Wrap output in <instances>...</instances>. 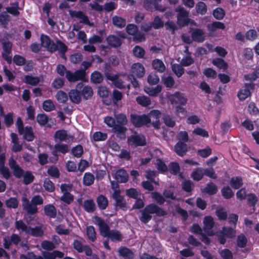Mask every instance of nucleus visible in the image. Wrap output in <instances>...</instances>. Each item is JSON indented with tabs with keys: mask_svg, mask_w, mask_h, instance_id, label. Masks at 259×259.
<instances>
[{
	"mask_svg": "<svg viewBox=\"0 0 259 259\" xmlns=\"http://www.w3.org/2000/svg\"><path fill=\"white\" fill-rule=\"evenodd\" d=\"M212 64L218 68L223 69H226L228 67V64L225 61L220 58H216L212 60Z\"/></svg>",
	"mask_w": 259,
	"mask_h": 259,
	"instance_id": "nucleus-49",
	"label": "nucleus"
},
{
	"mask_svg": "<svg viewBox=\"0 0 259 259\" xmlns=\"http://www.w3.org/2000/svg\"><path fill=\"white\" fill-rule=\"evenodd\" d=\"M60 200L67 204H70L74 199V196L70 192H65L60 197Z\"/></svg>",
	"mask_w": 259,
	"mask_h": 259,
	"instance_id": "nucleus-58",
	"label": "nucleus"
},
{
	"mask_svg": "<svg viewBox=\"0 0 259 259\" xmlns=\"http://www.w3.org/2000/svg\"><path fill=\"white\" fill-rule=\"evenodd\" d=\"M80 92L81 97L85 100L90 99L93 95V91L92 88L88 85L83 87Z\"/></svg>",
	"mask_w": 259,
	"mask_h": 259,
	"instance_id": "nucleus-27",
	"label": "nucleus"
},
{
	"mask_svg": "<svg viewBox=\"0 0 259 259\" xmlns=\"http://www.w3.org/2000/svg\"><path fill=\"white\" fill-rule=\"evenodd\" d=\"M204 176V168L197 167L195 168L191 174V177L193 180L198 182L202 180Z\"/></svg>",
	"mask_w": 259,
	"mask_h": 259,
	"instance_id": "nucleus-25",
	"label": "nucleus"
},
{
	"mask_svg": "<svg viewBox=\"0 0 259 259\" xmlns=\"http://www.w3.org/2000/svg\"><path fill=\"white\" fill-rule=\"evenodd\" d=\"M44 213L46 215L50 218H55L57 216V209L52 204H48L45 205L44 207Z\"/></svg>",
	"mask_w": 259,
	"mask_h": 259,
	"instance_id": "nucleus-21",
	"label": "nucleus"
},
{
	"mask_svg": "<svg viewBox=\"0 0 259 259\" xmlns=\"http://www.w3.org/2000/svg\"><path fill=\"white\" fill-rule=\"evenodd\" d=\"M175 151L178 155L183 157L188 151V145L184 142L179 141L175 146Z\"/></svg>",
	"mask_w": 259,
	"mask_h": 259,
	"instance_id": "nucleus-15",
	"label": "nucleus"
},
{
	"mask_svg": "<svg viewBox=\"0 0 259 259\" xmlns=\"http://www.w3.org/2000/svg\"><path fill=\"white\" fill-rule=\"evenodd\" d=\"M83 208L88 213H92L96 210V204L93 199L85 200L83 201Z\"/></svg>",
	"mask_w": 259,
	"mask_h": 259,
	"instance_id": "nucleus-23",
	"label": "nucleus"
},
{
	"mask_svg": "<svg viewBox=\"0 0 259 259\" xmlns=\"http://www.w3.org/2000/svg\"><path fill=\"white\" fill-rule=\"evenodd\" d=\"M87 236L89 240L93 242H95L97 239L96 232L94 226H89L86 228Z\"/></svg>",
	"mask_w": 259,
	"mask_h": 259,
	"instance_id": "nucleus-35",
	"label": "nucleus"
},
{
	"mask_svg": "<svg viewBox=\"0 0 259 259\" xmlns=\"http://www.w3.org/2000/svg\"><path fill=\"white\" fill-rule=\"evenodd\" d=\"M34 179V177L31 171H26L23 176V183L28 185L31 183Z\"/></svg>",
	"mask_w": 259,
	"mask_h": 259,
	"instance_id": "nucleus-59",
	"label": "nucleus"
},
{
	"mask_svg": "<svg viewBox=\"0 0 259 259\" xmlns=\"http://www.w3.org/2000/svg\"><path fill=\"white\" fill-rule=\"evenodd\" d=\"M137 103L143 107H147L151 104L150 99L145 96H138L136 98Z\"/></svg>",
	"mask_w": 259,
	"mask_h": 259,
	"instance_id": "nucleus-45",
	"label": "nucleus"
},
{
	"mask_svg": "<svg viewBox=\"0 0 259 259\" xmlns=\"http://www.w3.org/2000/svg\"><path fill=\"white\" fill-rule=\"evenodd\" d=\"M221 233L224 234L227 238L232 239L236 236V230L235 228L231 227L224 226L222 228Z\"/></svg>",
	"mask_w": 259,
	"mask_h": 259,
	"instance_id": "nucleus-30",
	"label": "nucleus"
},
{
	"mask_svg": "<svg viewBox=\"0 0 259 259\" xmlns=\"http://www.w3.org/2000/svg\"><path fill=\"white\" fill-rule=\"evenodd\" d=\"M156 168L161 174H164L168 171L167 165L164 161L160 158H157L156 160Z\"/></svg>",
	"mask_w": 259,
	"mask_h": 259,
	"instance_id": "nucleus-38",
	"label": "nucleus"
},
{
	"mask_svg": "<svg viewBox=\"0 0 259 259\" xmlns=\"http://www.w3.org/2000/svg\"><path fill=\"white\" fill-rule=\"evenodd\" d=\"M6 205L9 208L16 209L18 207V201L15 197H10L5 201Z\"/></svg>",
	"mask_w": 259,
	"mask_h": 259,
	"instance_id": "nucleus-48",
	"label": "nucleus"
},
{
	"mask_svg": "<svg viewBox=\"0 0 259 259\" xmlns=\"http://www.w3.org/2000/svg\"><path fill=\"white\" fill-rule=\"evenodd\" d=\"M202 191L209 195H213L217 193L218 187L212 182H209L206 184Z\"/></svg>",
	"mask_w": 259,
	"mask_h": 259,
	"instance_id": "nucleus-26",
	"label": "nucleus"
},
{
	"mask_svg": "<svg viewBox=\"0 0 259 259\" xmlns=\"http://www.w3.org/2000/svg\"><path fill=\"white\" fill-rule=\"evenodd\" d=\"M195 9L198 14L202 15H205L207 12V6L203 2H198L195 7Z\"/></svg>",
	"mask_w": 259,
	"mask_h": 259,
	"instance_id": "nucleus-42",
	"label": "nucleus"
},
{
	"mask_svg": "<svg viewBox=\"0 0 259 259\" xmlns=\"http://www.w3.org/2000/svg\"><path fill=\"white\" fill-rule=\"evenodd\" d=\"M123 126L116 124L113 127V130L116 134L117 137L120 139H125L126 137L125 133L127 129Z\"/></svg>",
	"mask_w": 259,
	"mask_h": 259,
	"instance_id": "nucleus-24",
	"label": "nucleus"
},
{
	"mask_svg": "<svg viewBox=\"0 0 259 259\" xmlns=\"http://www.w3.org/2000/svg\"><path fill=\"white\" fill-rule=\"evenodd\" d=\"M141 216L139 217L140 221L147 224L152 218V214H155L158 217H163L167 214V212L155 203L147 205L141 210Z\"/></svg>",
	"mask_w": 259,
	"mask_h": 259,
	"instance_id": "nucleus-2",
	"label": "nucleus"
},
{
	"mask_svg": "<svg viewBox=\"0 0 259 259\" xmlns=\"http://www.w3.org/2000/svg\"><path fill=\"white\" fill-rule=\"evenodd\" d=\"M135 56L137 58H142L145 54V50L139 46H136L133 50Z\"/></svg>",
	"mask_w": 259,
	"mask_h": 259,
	"instance_id": "nucleus-61",
	"label": "nucleus"
},
{
	"mask_svg": "<svg viewBox=\"0 0 259 259\" xmlns=\"http://www.w3.org/2000/svg\"><path fill=\"white\" fill-rule=\"evenodd\" d=\"M152 198L157 204L160 205L163 204L165 201V199L163 196L158 192H152Z\"/></svg>",
	"mask_w": 259,
	"mask_h": 259,
	"instance_id": "nucleus-44",
	"label": "nucleus"
},
{
	"mask_svg": "<svg viewBox=\"0 0 259 259\" xmlns=\"http://www.w3.org/2000/svg\"><path fill=\"white\" fill-rule=\"evenodd\" d=\"M36 121L41 126H45L49 121L48 116L44 114H38L36 117Z\"/></svg>",
	"mask_w": 259,
	"mask_h": 259,
	"instance_id": "nucleus-56",
	"label": "nucleus"
},
{
	"mask_svg": "<svg viewBox=\"0 0 259 259\" xmlns=\"http://www.w3.org/2000/svg\"><path fill=\"white\" fill-rule=\"evenodd\" d=\"M3 52L2 53L3 57L8 62H11L12 57L10 56L12 51V44L9 41H5L3 42Z\"/></svg>",
	"mask_w": 259,
	"mask_h": 259,
	"instance_id": "nucleus-14",
	"label": "nucleus"
},
{
	"mask_svg": "<svg viewBox=\"0 0 259 259\" xmlns=\"http://www.w3.org/2000/svg\"><path fill=\"white\" fill-rule=\"evenodd\" d=\"M257 32L255 30L250 29L245 33V38L253 41L257 38Z\"/></svg>",
	"mask_w": 259,
	"mask_h": 259,
	"instance_id": "nucleus-63",
	"label": "nucleus"
},
{
	"mask_svg": "<svg viewBox=\"0 0 259 259\" xmlns=\"http://www.w3.org/2000/svg\"><path fill=\"white\" fill-rule=\"evenodd\" d=\"M41 44L42 46L51 52L55 51L54 42L51 41L50 38L46 35H41L40 36Z\"/></svg>",
	"mask_w": 259,
	"mask_h": 259,
	"instance_id": "nucleus-13",
	"label": "nucleus"
},
{
	"mask_svg": "<svg viewBox=\"0 0 259 259\" xmlns=\"http://www.w3.org/2000/svg\"><path fill=\"white\" fill-rule=\"evenodd\" d=\"M57 101L61 103H65L67 102L68 99L67 94L64 91H58L56 95Z\"/></svg>",
	"mask_w": 259,
	"mask_h": 259,
	"instance_id": "nucleus-50",
	"label": "nucleus"
},
{
	"mask_svg": "<svg viewBox=\"0 0 259 259\" xmlns=\"http://www.w3.org/2000/svg\"><path fill=\"white\" fill-rule=\"evenodd\" d=\"M107 41L109 45L113 47H118L121 44V39L115 35H110L107 38Z\"/></svg>",
	"mask_w": 259,
	"mask_h": 259,
	"instance_id": "nucleus-33",
	"label": "nucleus"
},
{
	"mask_svg": "<svg viewBox=\"0 0 259 259\" xmlns=\"http://www.w3.org/2000/svg\"><path fill=\"white\" fill-rule=\"evenodd\" d=\"M4 123L7 127H10L14 123L13 113L9 112L4 115Z\"/></svg>",
	"mask_w": 259,
	"mask_h": 259,
	"instance_id": "nucleus-60",
	"label": "nucleus"
},
{
	"mask_svg": "<svg viewBox=\"0 0 259 259\" xmlns=\"http://www.w3.org/2000/svg\"><path fill=\"white\" fill-rule=\"evenodd\" d=\"M153 68L159 72H163L165 69V66L163 62L159 59H155L152 62Z\"/></svg>",
	"mask_w": 259,
	"mask_h": 259,
	"instance_id": "nucleus-37",
	"label": "nucleus"
},
{
	"mask_svg": "<svg viewBox=\"0 0 259 259\" xmlns=\"http://www.w3.org/2000/svg\"><path fill=\"white\" fill-rule=\"evenodd\" d=\"M207 27L209 31H214L217 29H224L225 27L224 24L222 22H214L211 24L208 25Z\"/></svg>",
	"mask_w": 259,
	"mask_h": 259,
	"instance_id": "nucleus-55",
	"label": "nucleus"
},
{
	"mask_svg": "<svg viewBox=\"0 0 259 259\" xmlns=\"http://www.w3.org/2000/svg\"><path fill=\"white\" fill-rule=\"evenodd\" d=\"M176 11L179 13L177 16V23L179 25L183 26L189 23L195 25V22L193 20L188 18L189 13L184 8L179 6L176 9Z\"/></svg>",
	"mask_w": 259,
	"mask_h": 259,
	"instance_id": "nucleus-3",
	"label": "nucleus"
},
{
	"mask_svg": "<svg viewBox=\"0 0 259 259\" xmlns=\"http://www.w3.org/2000/svg\"><path fill=\"white\" fill-rule=\"evenodd\" d=\"M68 97L70 101L76 104H78L81 101L80 92L77 89L71 90L68 93Z\"/></svg>",
	"mask_w": 259,
	"mask_h": 259,
	"instance_id": "nucleus-18",
	"label": "nucleus"
},
{
	"mask_svg": "<svg viewBox=\"0 0 259 259\" xmlns=\"http://www.w3.org/2000/svg\"><path fill=\"white\" fill-rule=\"evenodd\" d=\"M221 191L222 196L226 199H230L234 195V193L228 186L223 187Z\"/></svg>",
	"mask_w": 259,
	"mask_h": 259,
	"instance_id": "nucleus-36",
	"label": "nucleus"
},
{
	"mask_svg": "<svg viewBox=\"0 0 259 259\" xmlns=\"http://www.w3.org/2000/svg\"><path fill=\"white\" fill-rule=\"evenodd\" d=\"M116 120L117 122V124L125 125L127 124V120L125 114L120 113L116 115Z\"/></svg>",
	"mask_w": 259,
	"mask_h": 259,
	"instance_id": "nucleus-64",
	"label": "nucleus"
},
{
	"mask_svg": "<svg viewBox=\"0 0 259 259\" xmlns=\"http://www.w3.org/2000/svg\"><path fill=\"white\" fill-rule=\"evenodd\" d=\"M95 177L93 174L88 172L84 174L83 177V184L84 185L89 186L94 184Z\"/></svg>",
	"mask_w": 259,
	"mask_h": 259,
	"instance_id": "nucleus-34",
	"label": "nucleus"
},
{
	"mask_svg": "<svg viewBox=\"0 0 259 259\" xmlns=\"http://www.w3.org/2000/svg\"><path fill=\"white\" fill-rule=\"evenodd\" d=\"M229 184L234 189H239L243 185L242 178L240 176L233 177L231 178Z\"/></svg>",
	"mask_w": 259,
	"mask_h": 259,
	"instance_id": "nucleus-22",
	"label": "nucleus"
},
{
	"mask_svg": "<svg viewBox=\"0 0 259 259\" xmlns=\"http://www.w3.org/2000/svg\"><path fill=\"white\" fill-rule=\"evenodd\" d=\"M168 167L170 172L175 175H177L180 170V165L176 162H171L169 164Z\"/></svg>",
	"mask_w": 259,
	"mask_h": 259,
	"instance_id": "nucleus-57",
	"label": "nucleus"
},
{
	"mask_svg": "<svg viewBox=\"0 0 259 259\" xmlns=\"http://www.w3.org/2000/svg\"><path fill=\"white\" fill-rule=\"evenodd\" d=\"M85 71L82 69L77 70L74 73L70 71L66 72V77L69 81L84 80L85 79Z\"/></svg>",
	"mask_w": 259,
	"mask_h": 259,
	"instance_id": "nucleus-9",
	"label": "nucleus"
},
{
	"mask_svg": "<svg viewBox=\"0 0 259 259\" xmlns=\"http://www.w3.org/2000/svg\"><path fill=\"white\" fill-rule=\"evenodd\" d=\"M94 220L95 223L98 226L100 234L103 237H107L113 242L122 241L123 235L120 231L115 229L110 230L109 226L101 217L96 216Z\"/></svg>",
	"mask_w": 259,
	"mask_h": 259,
	"instance_id": "nucleus-1",
	"label": "nucleus"
},
{
	"mask_svg": "<svg viewBox=\"0 0 259 259\" xmlns=\"http://www.w3.org/2000/svg\"><path fill=\"white\" fill-rule=\"evenodd\" d=\"M119 255L125 259H134V253L130 248L125 247L121 246L119 248L118 250Z\"/></svg>",
	"mask_w": 259,
	"mask_h": 259,
	"instance_id": "nucleus-19",
	"label": "nucleus"
},
{
	"mask_svg": "<svg viewBox=\"0 0 259 259\" xmlns=\"http://www.w3.org/2000/svg\"><path fill=\"white\" fill-rule=\"evenodd\" d=\"M72 154L76 158H79L83 154V147L80 145H77L72 148L71 150Z\"/></svg>",
	"mask_w": 259,
	"mask_h": 259,
	"instance_id": "nucleus-54",
	"label": "nucleus"
},
{
	"mask_svg": "<svg viewBox=\"0 0 259 259\" xmlns=\"http://www.w3.org/2000/svg\"><path fill=\"white\" fill-rule=\"evenodd\" d=\"M236 242L239 247L244 248L247 244V239L245 235L241 233L237 236Z\"/></svg>",
	"mask_w": 259,
	"mask_h": 259,
	"instance_id": "nucleus-47",
	"label": "nucleus"
},
{
	"mask_svg": "<svg viewBox=\"0 0 259 259\" xmlns=\"http://www.w3.org/2000/svg\"><path fill=\"white\" fill-rule=\"evenodd\" d=\"M132 72L138 77H142L145 74V68L143 65L140 63H134L131 67Z\"/></svg>",
	"mask_w": 259,
	"mask_h": 259,
	"instance_id": "nucleus-17",
	"label": "nucleus"
},
{
	"mask_svg": "<svg viewBox=\"0 0 259 259\" xmlns=\"http://www.w3.org/2000/svg\"><path fill=\"white\" fill-rule=\"evenodd\" d=\"M43 186L45 190L49 192H53L55 190L54 184L49 178L44 179Z\"/></svg>",
	"mask_w": 259,
	"mask_h": 259,
	"instance_id": "nucleus-41",
	"label": "nucleus"
},
{
	"mask_svg": "<svg viewBox=\"0 0 259 259\" xmlns=\"http://www.w3.org/2000/svg\"><path fill=\"white\" fill-rule=\"evenodd\" d=\"M69 13L72 17L76 18L79 20L80 22L84 23L90 26L92 25V23L90 22L88 17L86 16L82 12L70 11Z\"/></svg>",
	"mask_w": 259,
	"mask_h": 259,
	"instance_id": "nucleus-16",
	"label": "nucleus"
},
{
	"mask_svg": "<svg viewBox=\"0 0 259 259\" xmlns=\"http://www.w3.org/2000/svg\"><path fill=\"white\" fill-rule=\"evenodd\" d=\"M48 174L54 178H59L60 176V172L58 168L55 166H50L47 170Z\"/></svg>",
	"mask_w": 259,
	"mask_h": 259,
	"instance_id": "nucleus-46",
	"label": "nucleus"
},
{
	"mask_svg": "<svg viewBox=\"0 0 259 259\" xmlns=\"http://www.w3.org/2000/svg\"><path fill=\"white\" fill-rule=\"evenodd\" d=\"M254 89V84L253 82L245 83L243 89H240L238 93L237 97L240 101H244L251 95V91Z\"/></svg>",
	"mask_w": 259,
	"mask_h": 259,
	"instance_id": "nucleus-7",
	"label": "nucleus"
},
{
	"mask_svg": "<svg viewBox=\"0 0 259 259\" xmlns=\"http://www.w3.org/2000/svg\"><path fill=\"white\" fill-rule=\"evenodd\" d=\"M23 139L28 142H32L35 138L33 128L31 126H26L22 132Z\"/></svg>",
	"mask_w": 259,
	"mask_h": 259,
	"instance_id": "nucleus-20",
	"label": "nucleus"
},
{
	"mask_svg": "<svg viewBox=\"0 0 259 259\" xmlns=\"http://www.w3.org/2000/svg\"><path fill=\"white\" fill-rule=\"evenodd\" d=\"M128 141L130 144L135 147L144 146L146 145V139L143 135H132L128 139Z\"/></svg>",
	"mask_w": 259,
	"mask_h": 259,
	"instance_id": "nucleus-10",
	"label": "nucleus"
},
{
	"mask_svg": "<svg viewBox=\"0 0 259 259\" xmlns=\"http://www.w3.org/2000/svg\"><path fill=\"white\" fill-rule=\"evenodd\" d=\"M203 230L208 235L212 236L214 234L211 229L214 226V222L213 218L210 216H205L203 220Z\"/></svg>",
	"mask_w": 259,
	"mask_h": 259,
	"instance_id": "nucleus-11",
	"label": "nucleus"
},
{
	"mask_svg": "<svg viewBox=\"0 0 259 259\" xmlns=\"http://www.w3.org/2000/svg\"><path fill=\"white\" fill-rule=\"evenodd\" d=\"M168 99L172 105H185L188 101L184 94L180 92L169 95Z\"/></svg>",
	"mask_w": 259,
	"mask_h": 259,
	"instance_id": "nucleus-5",
	"label": "nucleus"
},
{
	"mask_svg": "<svg viewBox=\"0 0 259 259\" xmlns=\"http://www.w3.org/2000/svg\"><path fill=\"white\" fill-rule=\"evenodd\" d=\"M192 37L195 41L202 42L204 40V32L201 29H193L192 30Z\"/></svg>",
	"mask_w": 259,
	"mask_h": 259,
	"instance_id": "nucleus-29",
	"label": "nucleus"
},
{
	"mask_svg": "<svg viewBox=\"0 0 259 259\" xmlns=\"http://www.w3.org/2000/svg\"><path fill=\"white\" fill-rule=\"evenodd\" d=\"M194 187V183L190 180H185L182 183V189L188 193L191 192Z\"/></svg>",
	"mask_w": 259,
	"mask_h": 259,
	"instance_id": "nucleus-39",
	"label": "nucleus"
},
{
	"mask_svg": "<svg viewBox=\"0 0 259 259\" xmlns=\"http://www.w3.org/2000/svg\"><path fill=\"white\" fill-rule=\"evenodd\" d=\"M220 254L223 259H233V255L230 250L227 248L222 249L220 252Z\"/></svg>",
	"mask_w": 259,
	"mask_h": 259,
	"instance_id": "nucleus-62",
	"label": "nucleus"
},
{
	"mask_svg": "<svg viewBox=\"0 0 259 259\" xmlns=\"http://www.w3.org/2000/svg\"><path fill=\"white\" fill-rule=\"evenodd\" d=\"M29 233L27 234L31 235L34 237H40L43 234V231L40 227L36 226L34 228L29 227Z\"/></svg>",
	"mask_w": 259,
	"mask_h": 259,
	"instance_id": "nucleus-40",
	"label": "nucleus"
},
{
	"mask_svg": "<svg viewBox=\"0 0 259 259\" xmlns=\"http://www.w3.org/2000/svg\"><path fill=\"white\" fill-rule=\"evenodd\" d=\"M112 22L113 24L119 28L123 27L125 26V20L118 16H114L112 18Z\"/></svg>",
	"mask_w": 259,
	"mask_h": 259,
	"instance_id": "nucleus-52",
	"label": "nucleus"
},
{
	"mask_svg": "<svg viewBox=\"0 0 259 259\" xmlns=\"http://www.w3.org/2000/svg\"><path fill=\"white\" fill-rule=\"evenodd\" d=\"M67 137V132L64 130L57 131L54 135L55 139H59L60 141H64Z\"/></svg>",
	"mask_w": 259,
	"mask_h": 259,
	"instance_id": "nucleus-51",
	"label": "nucleus"
},
{
	"mask_svg": "<svg viewBox=\"0 0 259 259\" xmlns=\"http://www.w3.org/2000/svg\"><path fill=\"white\" fill-rule=\"evenodd\" d=\"M22 208L28 215H34L38 212V208L25 196L22 197Z\"/></svg>",
	"mask_w": 259,
	"mask_h": 259,
	"instance_id": "nucleus-6",
	"label": "nucleus"
},
{
	"mask_svg": "<svg viewBox=\"0 0 259 259\" xmlns=\"http://www.w3.org/2000/svg\"><path fill=\"white\" fill-rule=\"evenodd\" d=\"M8 164L10 168L13 170L14 175L17 178H20L23 173L24 170L17 164V161L12 156L9 159Z\"/></svg>",
	"mask_w": 259,
	"mask_h": 259,
	"instance_id": "nucleus-8",
	"label": "nucleus"
},
{
	"mask_svg": "<svg viewBox=\"0 0 259 259\" xmlns=\"http://www.w3.org/2000/svg\"><path fill=\"white\" fill-rule=\"evenodd\" d=\"M15 228L20 232H25V234L29 233V227L22 220H16L15 223Z\"/></svg>",
	"mask_w": 259,
	"mask_h": 259,
	"instance_id": "nucleus-31",
	"label": "nucleus"
},
{
	"mask_svg": "<svg viewBox=\"0 0 259 259\" xmlns=\"http://www.w3.org/2000/svg\"><path fill=\"white\" fill-rule=\"evenodd\" d=\"M131 121L135 127H141L144 125L151 123V119L145 114L141 115L131 114Z\"/></svg>",
	"mask_w": 259,
	"mask_h": 259,
	"instance_id": "nucleus-4",
	"label": "nucleus"
},
{
	"mask_svg": "<svg viewBox=\"0 0 259 259\" xmlns=\"http://www.w3.org/2000/svg\"><path fill=\"white\" fill-rule=\"evenodd\" d=\"M42 109L47 112L52 111L55 109L54 103L50 99L44 101L42 103Z\"/></svg>",
	"mask_w": 259,
	"mask_h": 259,
	"instance_id": "nucleus-43",
	"label": "nucleus"
},
{
	"mask_svg": "<svg viewBox=\"0 0 259 259\" xmlns=\"http://www.w3.org/2000/svg\"><path fill=\"white\" fill-rule=\"evenodd\" d=\"M107 138V134L101 132H96L93 135V139L95 141H103Z\"/></svg>",
	"mask_w": 259,
	"mask_h": 259,
	"instance_id": "nucleus-53",
	"label": "nucleus"
},
{
	"mask_svg": "<svg viewBox=\"0 0 259 259\" xmlns=\"http://www.w3.org/2000/svg\"><path fill=\"white\" fill-rule=\"evenodd\" d=\"M161 86L160 85H157L155 87L152 86L146 87L145 91L150 96H155L161 91Z\"/></svg>",
	"mask_w": 259,
	"mask_h": 259,
	"instance_id": "nucleus-32",
	"label": "nucleus"
},
{
	"mask_svg": "<svg viewBox=\"0 0 259 259\" xmlns=\"http://www.w3.org/2000/svg\"><path fill=\"white\" fill-rule=\"evenodd\" d=\"M97 205L101 210L105 209L108 205V200L107 197L103 195H100L96 199Z\"/></svg>",
	"mask_w": 259,
	"mask_h": 259,
	"instance_id": "nucleus-28",
	"label": "nucleus"
},
{
	"mask_svg": "<svg viewBox=\"0 0 259 259\" xmlns=\"http://www.w3.org/2000/svg\"><path fill=\"white\" fill-rule=\"evenodd\" d=\"M114 178L118 183H126L128 180V174L125 169L119 168L116 171Z\"/></svg>",
	"mask_w": 259,
	"mask_h": 259,
	"instance_id": "nucleus-12",
	"label": "nucleus"
}]
</instances>
